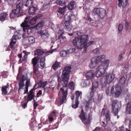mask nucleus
Wrapping results in <instances>:
<instances>
[{"instance_id":"22","label":"nucleus","mask_w":131,"mask_h":131,"mask_svg":"<svg viewBox=\"0 0 131 131\" xmlns=\"http://www.w3.org/2000/svg\"><path fill=\"white\" fill-rule=\"evenodd\" d=\"M126 108V111L127 113L131 114V101L128 102Z\"/></svg>"},{"instance_id":"63","label":"nucleus","mask_w":131,"mask_h":131,"mask_svg":"<svg viewBox=\"0 0 131 131\" xmlns=\"http://www.w3.org/2000/svg\"><path fill=\"white\" fill-rule=\"evenodd\" d=\"M64 33V31L63 30H59L58 32V34L59 35H63Z\"/></svg>"},{"instance_id":"61","label":"nucleus","mask_w":131,"mask_h":131,"mask_svg":"<svg viewBox=\"0 0 131 131\" xmlns=\"http://www.w3.org/2000/svg\"><path fill=\"white\" fill-rule=\"evenodd\" d=\"M115 87L113 86L112 87L110 93L112 95L114 94V89Z\"/></svg>"},{"instance_id":"29","label":"nucleus","mask_w":131,"mask_h":131,"mask_svg":"<svg viewBox=\"0 0 131 131\" xmlns=\"http://www.w3.org/2000/svg\"><path fill=\"white\" fill-rule=\"evenodd\" d=\"M91 117L90 114H89L88 116L87 119L86 118L85 120H84L82 121V122L85 125H88L90 124L91 123Z\"/></svg>"},{"instance_id":"33","label":"nucleus","mask_w":131,"mask_h":131,"mask_svg":"<svg viewBox=\"0 0 131 131\" xmlns=\"http://www.w3.org/2000/svg\"><path fill=\"white\" fill-rule=\"evenodd\" d=\"M45 53V51L40 49H37L35 52V54L40 56L43 55Z\"/></svg>"},{"instance_id":"26","label":"nucleus","mask_w":131,"mask_h":131,"mask_svg":"<svg viewBox=\"0 0 131 131\" xmlns=\"http://www.w3.org/2000/svg\"><path fill=\"white\" fill-rule=\"evenodd\" d=\"M126 79H125L124 77H123L120 79L118 82V86H123L125 84Z\"/></svg>"},{"instance_id":"35","label":"nucleus","mask_w":131,"mask_h":131,"mask_svg":"<svg viewBox=\"0 0 131 131\" xmlns=\"http://www.w3.org/2000/svg\"><path fill=\"white\" fill-rule=\"evenodd\" d=\"M38 83L39 85L40 88L41 87L45 89V87L47 84V81H45L43 82L42 80H40L38 82Z\"/></svg>"},{"instance_id":"49","label":"nucleus","mask_w":131,"mask_h":131,"mask_svg":"<svg viewBox=\"0 0 131 131\" xmlns=\"http://www.w3.org/2000/svg\"><path fill=\"white\" fill-rule=\"evenodd\" d=\"M72 25H66L65 26L64 28L67 31H70L72 29Z\"/></svg>"},{"instance_id":"64","label":"nucleus","mask_w":131,"mask_h":131,"mask_svg":"<svg viewBox=\"0 0 131 131\" xmlns=\"http://www.w3.org/2000/svg\"><path fill=\"white\" fill-rule=\"evenodd\" d=\"M101 129L99 127H96L93 131H101Z\"/></svg>"},{"instance_id":"54","label":"nucleus","mask_w":131,"mask_h":131,"mask_svg":"<svg viewBox=\"0 0 131 131\" xmlns=\"http://www.w3.org/2000/svg\"><path fill=\"white\" fill-rule=\"evenodd\" d=\"M16 15H17L16 14H15L14 12L12 11V12L10 14V17L11 18H16Z\"/></svg>"},{"instance_id":"20","label":"nucleus","mask_w":131,"mask_h":131,"mask_svg":"<svg viewBox=\"0 0 131 131\" xmlns=\"http://www.w3.org/2000/svg\"><path fill=\"white\" fill-rule=\"evenodd\" d=\"M37 9L36 7L33 6L30 7L29 10L30 15H34L36 13V10Z\"/></svg>"},{"instance_id":"45","label":"nucleus","mask_w":131,"mask_h":131,"mask_svg":"<svg viewBox=\"0 0 131 131\" xmlns=\"http://www.w3.org/2000/svg\"><path fill=\"white\" fill-rule=\"evenodd\" d=\"M76 50L75 48H70L67 50L66 51L67 54L71 53H72L74 52Z\"/></svg>"},{"instance_id":"32","label":"nucleus","mask_w":131,"mask_h":131,"mask_svg":"<svg viewBox=\"0 0 131 131\" xmlns=\"http://www.w3.org/2000/svg\"><path fill=\"white\" fill-rule=\"evenodd\" d=\"M75 5V3L73 1H71L68 5V9L70 10H72L74 8Z\"/></svg>"},{"instance_id":"36","label":"nucleus","mask_w":131,"mask_h":131,"mask_svg":"<svg viewBox=\"0 0 131 131\" xmlns=\"http://www.w3.org/2000/svg\"><path fill=\"white\" fill-rule=\"evenodd\" d=\"M39 60L38 57V56L32 59V63L33 66H36L37 62L38 60Z\"/></svg>"},{"instance_id":"1","label":"nucleus","mask_w":131,"mask_h":131,"mask_svg":"<svg viewBox=\"0 0 131 131\" xmlns=\"http://www.w3.org/2000/svg\"><path fill=\"white\" fill-rule=\"evenodd\" d=\"M71 69V67L70 66L66 67L64 68L61 76V80L63 82L64 86L66 87L68 86L72 90H73L74 89V82L71 81L68 84Z\"/></svg>"},{"instance_id":"50","label":"nucleus","mask_w":131,"mask_h":131,"mask_svg":"<svg viewBox=\"0 0 131 131\" xmlns=\"http://www.w3.org/2000/svg\"><path fill=\"white\" fill-rule=\"evenodd\" d=\"M71 16L70 15H66L65 17V21H71Z\"/></svg>"},{"instance_id":"37","label":"nucleus","mask_w":131,"mask_h":131,"mask_svg":"<svg viewBox=\"0 0 131 131\" xmlns=\"http://www.w3.org/2000/svg\"><path fill=\"white\" fill-rule=\"evenodd\" d=\"M79 101L75 100V101L73 102L72 104V107L73 108H76L78 106V105L79 104Z\"/></svg>"},{"instance_id":"39","label":"nucleus","mask_w":131,"mask_h":131,"mask_svg":"<svg viewBox=\"0 0 131 131\" xmlns=\"http://www.w3.org/2000/svg\"><path fill=\"white\" fill-rule=\"evenodd\" d=\"M30 17L29 16H27L25 18V28H29V25L27 24L29 21V20L30 19Z\"/></svg>"},{"instance_id":"21","label":"nucleus","mask_w":131,"mask_h":131,"mask_svg":"<svg viewBox=\"0 0 131 131\" xmlns=\"http://www.w3.org/2000/svg\"><path fill=\"white\" fill-rule=\"evenodd\" d=\"M46 57L45 56L42 57L40 58V66L42 67V69H43L45 67V61Z\"/></svg>"},{"instance_id":"23","label":"nucleus","mask_w":131,"mask_h":131,"mask_svg":"<svg viewBox=\"0 0 131 131\" xmlns=\"http://www.w3.org/2000/svg\"><path fill=\"white\" fill-rule=\"evenodd\" d=\"M8 15L6 13L2 12L0 14V20L4 21L7 18L6 17Z\"/></svg>"},{"instance_id":"7","label":"nucleus","mask_w":131,"mask_h":131,"mask_svg":"<svg viewBox=\"0 0 131 131\" xmlns=\"http://www.w3.org/2000/svg\"><path fill=\"white\" fill-rule=\"evenodd\" d=\"M112 112L116 116L118 114V109L121 107V105L116 100L112 101Z\"/></svg>"},{"instance_id":"15","label":"nucleus","mask_w":131,"mask_h":131,"mask_svg":"<svg viewBox=\"0 0 131 131\" xmlns=\"http://www.w3.org/2000/svg\"><path fill=\"white\" fill-rule=\"evenodd\" d=\"M115 89L116 92L114 93V96L116 97H117L121 94L122 92V90L121 87L120 86H117Z\"/></svg>"},{"instance_id":"8","label":"nucleus","mask_w":131,"mask_h":131,"mask_svg":"<svg viewBox=\"0 0 131 131\" xmlns=\"http://www.w3.org/2000/svg\"><path fill=\"white\" fill-rule=\"evenodd\" d=\"M60 91L62 93L61 96L59 97L60 100V105H61L66 100L67 95L68 91L67 90L64 91L62 88H61L60 89Z\"/></svg>"},{"instance_id":"24","label":"nucleus","mask_w":131,"mask_h":131,"mask_svg":"<svg viewBox=\"0 0 131 131\" xmlns=\"http://www.w3.org/2000/svg\"><path fill=\"white\" fill-rule=\"evenodd\" d=\"M9 87L8 83L6 85L3 86L2 88V94L3 95H6L7 94V89Z\"/></svg>"},{"instance_id":"62","label":"nucleus","mask_w":131,"mask_h":131,"mask_svg":"<svg viewBox=\"0 0 131 131\" xmlns=\"http://www.w3.org/2000/svg\"><path fill=\"white\" fill-rule=\"evenodd\" d=\"M53 118L52 117H51L50 116H49L48 119L50 123H51L52 122L53 120Z\"/></svg>"},{"instance_id":"44","label":"nucleus","mask_w":131,"mask_h":131,"mask_svg":"<svg viewBox=\"0 0 131 131\" xmlns=\"http://www.w3.org/2000/svg\"><path fill=\"white\" fill-rule=\"evenodd\" d=\"M91 96L90 99L89 100L88 102H87V103H86V104L85 106V107L86 108H89V105H90V101H94V99H93L94 97H92V98H91V96Z\"/></svg>"},{"instance_id":"10","label":"nucleus","mask_w":131,"mask_h":131,"mask_svg":"<svg viewBox=\"0 0 131 131\" xmlns=\"http://www.w3.org/2000/svg\"><path fill=\"white\" fill-rule=\"evenodd\" d=\"M115 77V75L113 74H108L106 77L104 83L105 84L110 83L113 81Z\"/></svg>"},{"instance_id":"6","label":"nucleus","mask_w":131,"mask_h":131,"mask_svg":"<svg viewBox=\"0 0 131 131\" xmlns=\"http://www.w3.org/2000/svg\"><path fill=\"white\" fill-rule=\"evenodd\" d=\"M93 13L95 15H97L99 18H103L105 16L106 11L102 8H94L93 10Z\"/></svg>"},{"instance_id":"51","label":"nucleus","mask_w":131,"mask_h":131,"mask_svg":"<svg viewBox=\"0 0 131 131\" xmlns=\"http://www.w3.org/2000/svg\"><path fill=\"white\" fill-rule=\"evenodd\" d=\"M26 80V83L25 85L26 86L29 87L31 85V84L30 82V80L29 79H26L25 78V81Z\"/></svg>"},{"instance_id":"12","label":"nucleus","mask_w":131,"mask_h":131,"mask_svg":"<svg viewBox=\"0 0 131 131\" xmlns=\"http://www.w3.org/2000/svg\"><path fill=\"white\" fill-rule=\"evenodd\" d=\"M29 125L30 127V129L32 130H34L35 129V128L37 127V126H36V119L34 118V119L32 118L30 121Z\"/></svg>"},{"instance_id":"3","label":"nucleus","mask_w":131,"mask_h":131,"mask_svg":"<svg viewBox=\"0 0 131 131\" xmlns=\"http://www.w3.org/2000/svg\"><path fill=\"white\" fill-rule=\"evenodd\" d=\"M24 72V69L22 67H20L18 70L19 73L17 77L16 78L19 82V88L18 91L21 89H23V87L25 86L24 81H25V75H22L23 72Z\"/></svg>"},{"instance_id":"9","label":"nucleus","mask_w":131,"mask_h":131,"mask_svg":"<svg viewBox=\"0 0 131 131\" xmlns=\"http://www.w3.org/2000/svg\"><path fill=\"white\" fill-rule=\"evenodd\" d=\"M98 82L97 81L93 83L91 91L90 92V96H91V98L94 97V92L98 87Z\"/></svg>"},{"instance_id":"42","label":"nucleus","mask_w":131,"mask_h":131,"mask_svg":"<svg viewBox=\"0 0 131 131\" xmlns=\"http://www.w3.org/2000/svg\"><path fill=\"white\" fill-rule=\"evenodd\" d=\"M33 1L31 0H27L25 4V6H30L32 4Z\"/></svg>"},{"instance_id":"25","label":"nucleus","mask_w":131,"mask_h":131,"mask_svg":"<svg viewBox=\"0 0 131 131\" xmlns=\"http://www.w3.org/2000/svg\"><path fill=\"white\" fill-rule=\"evenodd\" d=\"M94 42V41H90L89 42L86 43V45L84 44L82 45V47H83V48L84 50L83 51V52H85L86 51V50L88 47L90 45L92 44Z\"/></svg>"},{"instance_id":"43","label":"nucleus","mask_w":131,"mask_h":131,"mask_svg":"<svg viewBox=\"0 0 131 131\" xmlns=\"http://www.w3.org/2000/svg\"><path fill=\"white\" fill-rule=\"evenodd\" d=\"M44 24V22L43 21L39 22L36 25V28L38 29L39 28H41L43 26Z\"/></svg>"},{"instance_id":"5","label":"nucleus","mask_w":131,"mask_h":131,"mask_svg":"<svg viewBox=\"0 0 131 131\" xmlns=\"http://www.w3.org/2000/svg\"><path fill=\"white\" fill-rule=\"evenodd\" d=\"M108 67L107 64H102L100 65L96 69V76L97 77H100L106 72Z\"/></svg>"},{"instance_id":"13","label":"nucleus","mask_w":131,"mask_h":131,"mask_svg":"<svg viewBox=\"0 0 131 131\" xmlns=\"http://www.w3.org/2000/svg\"><path fill=\"white\" fill-rule=\"evenodd\" d=\"M22 32V31L21 30H18V32L16 31L14 32L15 35H14L13 36H14L15 37L14 38H13L14 39H15L16 40H17V39H19L20 38H19V36H22V37L23 38H25V33L24 32L23 33L22 35V34H21Z\"/></svg>"},{"instance_id":"31","label":"nucleus","mask_w":131,"mask_h":131,"mask_svg":"<svg viewBox=\"0 0 131 131\" xmlns=\"http://www.w3.org/2000/svg\"><path fill=\"white\" fill-rule=\"evenodd\" d=\"M55 2L57 5H60L62 6H65L66 3V1L61 0H57Z\"/></svg>"},{"instance_id":"40","label":"nucleus","mask_w":131,"mask_h":131,"mask_svg":"<svg viewBox=\"0 0 131 131\" xmlns=\"http://www.w3.org/2000/svg\"><path fill=\"white\" fill-rule=\"evenodd\" d=\"M75 100H78V99L80 95L82 94V92L79 91H76L75 92Z\"/></svg>"},{"instance_id":"38","label":"nucleus","mask_w":131,"mask_h":131,"mask_svg":"<svg viewBox=\"0 0 131 131\" xmlns=\"http://www.w3.org/2000/svg\"><path fill=\"white\" fill-rule=\"evenodd\" d=\"M65 9L66 7H64L62 8L59 7L58 10V12L62 15H63L64 14L65 12L64 10Z\"/></svg>"},{"instance_id":"47","label":"nucleus","mask_w":131,"mask_h":131,"mask_svg":"<svg viewBox=\"0 0 131 131\" xmlns=\"http://www.w3.org/2000/svg\"><path fill=\"white\" fill-rule=\"evenodd\" d=\"M33 73L36 75H37V72L38 70V67L36 66H33Z\"/></svg>"},{"instance_id":"16","label":"nucleus","mask_w":131,"mask_h":131,"mask_svg":"<svg viewBox=\"0 0 131 131\" xmlns=\"http://www.w3.org/2000/svg\"><path fill=\"white\" fill-rule=\"evenodd\" d=\"M128 0H118V5L119 7L123 6V7H126L128 3Z\"/></svg>"},{"instance_id":"41","label":"nucleus","mask_w":131,"mask_h":131,"mask_svg":"<svg viewBox=\"0 0 131 131\" xmlns=\"http://www.w3.org/2000/svg\"><path fill=\"white\" fill-rule=\"evenodd\" d=\"M37 21L36 18L34 17L30 20L29 23L31 25H34L36 23Z\"/></svg>"},{"instance_id":"19","label":"nucleus","mask_w":131,"mask_h":131,"mask_svg":"<svg viewBox=\"0 0 131 131\" xmlns=\"http://www.w3.org/2000/svg\"><path fill=\"white\" fill-rule=\"evenodd\" d=\"M106 55L105 54H103L102 55L99 56L97 58L96 57V59L97 60H99V62H100L101 63L104 62L105 60Z\"/></svg>"},{"instance_id":"17","label":"nucleus","mask_w":131,"mask_h":131,"mask_svg":"<svg viewBox=\"0 0 131 131\" xmlns=\"http://www.w3.org/2000/svg\"><path fill=\"white\" fill-rule=\"evenodd\" d=\"M92 70L88 71L85 74L86 77L88 79H91L93 78L94 77V72Z\"/></svg>"},{"instance_id":"18","label":"nucleus","mask_w":131,"mask_h":131,"mask_svg":"<svg viewBox=\"0 0 131 131\" xmlns=\"http://www.w3.org/2000/svg\"><path fill=\"white\" fill-rule=\"evenodd\" d=\"M40 34L41 35L45 36V38H47L49 37V35L48 33L46 30H41L40 31Z\"/></svg>"},{"instance_id":"30","label":"nucleus","mask_w":131,"mask_h":131,"mask_svg":"<svg viewBox=\"0 0 131 131\" xmlns=\"http://www.w3.org/2000/svg\"><path fill=\"white\" fill-rule=\"evenodd\" d=\"M79 117L81 120L82 121L84 120H85L86 117L85 115V113L84 112L83 110V109L81 111L80 114L79 116Z\"/></svg>"},{"instance_id":"2","label":"nucleus","mask_w":131,"mask_h":131,"mask_svg":"<svg viewBox=\"0 0 131 131\" xmlns=\"http://www.w3.org/2000/svg\"><path fill=\"white\" fill-rule=\"evenodd\" d=\"M89 38L87 35H80L77 38H75L72 41L73 46L78 49H82V45L85 44Z\"/></svg>"},{"instance_id":"34","label":"nucleus","mask_w":131,"mask_h":131,"mask_svg":"<svg viewBox=\"0 0 131 131\" xmlns=\"http://www.w3.org/2000/svg\"><path fill=\"white\" fill-rule=\"evenodd\" d=\"M102 49L101 47L96 48L93 50V52L94 53H96L99 54L102 51Z\"/></svg>"},{"instance_id":"52","label":"nucleus","mask_w":131,"mask_h":131,"mask_svg":"<svg viewBox=\"0 0 131 131\" xmlns=\"http://www.w3.org/2000/svg\"><path fill=\"white\" fill-rule=\"evenodd\" d=\"M28 94V95L27 100L28 101H30L34 98V95L29 94Z\"/></svg>"},{"instance_id":"58","label":"nucleus","mask_w":131,"mask_h":131,"mask_svg":"<svg viewBox=\"0 0 131 131\" xmlns=\"http://www.w3.org/2000/svg\"><path fill=\"white\" fill-rule=\"evenodd\" d=\"M42 16V15L41 14H38L35 17L36 18V20H37L38 19H41Z\"/></svg>"},{"instance_id":"59","label":"nucleus","mask_w":131,"mask_h":131,"mask_svg":"<svg viewBox=\"0 0 131 131\" xmlns=\"http://www.w3.org/2000/svg\"><path fill=\"white\" fill-rule=\"evenodd\" d=\"M53 52L52 50H50L48 51H47L45 53V55L46 56H48L50 54V53H52Z\"/></svg>"},{"instance_id":"14","label":"nucleus","mask_w":131,"mask_h":131,"mask_svg":"<svg viewBox=\"0 0 131 131\" xmlns=\"http://www.w3.org/2000/svg\"><path fill=\"white\" fill-rule=\"evenodd\" d=\"M15 37L14 36H13L12 38L10 40V42L9 46V47L11 48L12 50L15 49V46L17 41V40L13 39Z\"/></svg>"},{"instance_id":"28","label":"nucleus","mask_w":131,"mask_h":131,"mask_svg":"<svg viewBox=\"0 0 131 131\" xmlns=\"http://www.w3.org/2000/svg\"><path fill=\"white\" fill-rule=\"evenodd\" d=\"M25 38L26 40H27L30 44H32L35 41V39L32 36L28 37H25Z\"/></svg>"},{"instance_id":"11","label":"nucleus","mask_w":131,"mask_h":131,"mask_svg":"<svg viewBox=\"0 0 131 131\" xmlns=\"http://www.w3.org/2000/svg\"><path fill=\"white\" fill-rule=\"evenodd\" d=\"M96 59V57L92 58L91 60V63L89 65V67L92 69L95 68L96 65L99 63V60Z\"/></svg>"},{"instance_id":"55","label":"nucleus","mask_w":131,"mask_h":131,"mask_svg":"<svg viewBox=\"0 0 131 131\" xmlns=\"http://www.w3.org/2000/svg\"><path fill=\"white\" fill-rule=\"evenodd\" d=\"M31 30L30 28L28 29L25 28V35L26 34H29L31 33Z\"/></svg>"},{"instance_id":"46","label":"nucleus","mask_w":131,"mask_h":131,"mask_svg":"<svg viewBox=\"0 0 131 131\" xmlns=\"http://www.w3.org/2000/svg\"><path fill=\"white\" fill-rule=\"evenodd\" d=\"M60 54L61 56L62 57H65L67 54H68L66 51L63 50L60 51Z\"/></svg>"},{"instance_id":"27","label":"nucleus","mask_w":131,"mask_h":131,"mask_svg":"<svg viewBox=\"0 0 131 131\" xmlns=\"http://www.w3.org/2000/svg\"><path fill=\"white\" fill-rule=\"evenodd\" d=\"M60 63L59 62L56 61L52 65V68L54 70L56 71L60 67Z\"/></svg>"},{"instance_id":"60","label":"nucleus","mask_w":131,"mask_h":131,"mask_svg":"<svg viewBox=\"0 0 131 131\" xmlns=\"http://www.w3.org/2000/svg\"><path fill=\"white\" fill-rule=\"evenodd\" d=\"M40 87V85H39L38 84V82L37 83H36L34 85V88H33V89H34L35 90V89H37L38 88Z\"/></svg>"},{"instance_id":"53","label":"nucleus","mask_w":131,"mask_h":131,"mask_svg":"<svg viewBox=\"0 0 131 131\" xmlns=\"http://www.w3.org/2000/svg\"><path fill=\"white\" fill-rule=\"evenodd\" d=\"M123 28V25L122 24H120L119 25L118 27V32L120 33L121 32Z\"/></svg>"},{"instance_id":"56","label":"nucleus","mask_w":131,"mask_h":131,"mask_svg":"<svg viewBox=\"0 0 131 131\" xmlns=\"http://www.w3.org/2000/svg\"><path fill=\"white\" fill-rule=\"evenodd\" d=\"M50 116L54 118L56 117V113L54 111H52L50 113Z\"/></svg>"},{"instance_id":"57","label":"nucleus","mask_w":131,"mask_h":131,"mask_svg":"<svg viewBox=\"0 0 131 131\" xmlns=\"http://www.w3.org/2000/svg\"><path fill=\"white\" fill-rule=\"evenodd\" d=\"M125 54V53L123 52L119 55V57H118V59L119 61H121L122 59L123 58V56Z\"/></svg>"},{"instance_id":"4","label":"nucleus","mask_w":131,"mask_h":131,"mask_svg":"<svg viewBox=\"0 0 131 131\" xmlns=\"http://www.w3.org/2000/svg\"><path fill=\"white\" fill-rule=\"evenodd\" d=\"M23 0L22 1L17 3L16 4V8L13 9L12 11L14 12L17 15L18 17L22 16L25 15V12L22 11V8L24 7L25 3L23 2Z\"/></svg>"},{"instance_id":"48","label":"nucleus","mask_w":131,"mask_h":131,"mask_svg":"<svg viewBox=\"0 0 131 131\" xmlns=\"http://www.w3.org/2000/svg\"><path fill=\"white\" fill-rule=\"evenodd\" d=\"M106 122H108L110 121V116L109 113L107 112L105 115Z\"/></svg>"}]
</instances>
